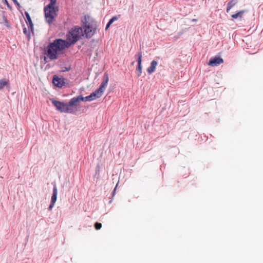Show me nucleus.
<instances>
[{
    "instance_id": "obj_1",
    "label": "nucleus",
    "mask_w": 263,
    "mask_h": 263,
    "mask_svg": "<svg viewBox=\"0 0 263 263\" xmlns=\"http://www.w3.org/2000/svg\"><path fill=\"white\" fill-rule=\"evenodd\" d=\"M82 36H84L82 27L75 26L67 33L66 40L56 39L52 42L49 43L45 49V54L50 60H57L59 58V52L74 45Z\"/></svg>"
},
{
    "instance_id": "obj_2",
    "label": "nucleus",
    "mask_w": 263,
    "mask_h": 263,
    "mask_svg": "<svg viewBox=\"0 0 263 263\" xmlns=\"http://www.w3.org/2000/svg\"><path fill=\"white\" fill-rule=\"evenodd\" d=\"M82 27V33H84L86 38L89 39L95 33L97 29L96 22L91 19V21H87L86 16L81 21V26Z\"/></svg>"
},
{
    "instance_id": "obj_3",
    "label": "nucleus",
    "mask_w": 263,
    "mask_h": 263,
    "mask_svg": "<svg viewBox=\"0 0 263 263\" xmlns=\"http://www.w3.org/2000/svg\"><path fill=\"white\" fill-rule=\"evenodd\" d=\"M52 104L61 112L74 114L77 111V106H73L70 100L68 103H65L55 100H51Z\"/></svg>"
},
{
    "instance_id": "obj_4",
    "label": "nucleus",
    "mask_w": 263,
    "mask_h": 263,
    "mask_svg": "<svg viewBox=\"0 0 263 263\" xmlns=\"http://www.w3.org/2000/svg\"><path fill=\"white\" fill-rule=\"evenodd\" d=\"M44 10L46 22L49 24H51L54 20V15L56 13L54 5L48 4L44 8Z\"/></svg>"
},
{
    "instance_id": "obj_5",
    "label": "nucleus",
    "mask_w": 263,
    "mask_h": 263,
    "mask_svg": "<svg viewBox=\"0 0 263 263\" xmlns=\"http://www.w3.org/2000/svg\"><path fill=\"white\" fill-rule=\"evenodd\" d=\"M101 89V88H98L95 91L91 93L90 95L85 97L86 101H91L100 98L103 93Z\"/></svg>"
},
{
    "instance_id": "obj_6",
    "label": "nucleus",
    "mask_w": 263,
    "mask_h": 263,
    "mask_svg": "<svg viewBox=\"0 0 263 263\" xmlns=\"http://www.w3.org/2000/svg\"><path fill=\"white\" fill-rule=\"evenodd\" d=\"M52 82L54 85L59 87L62 88L65 85V79L63 78H59L56 76H54L52 79Z\"/></svg>"
},
{
    "instance_id": "obj_7",
    "label": "nucleus",
    "mask_w": 263,
    "mask_h": 263,
    "mask_svg": "<svg viewBox=\"0 0 263 263\" xmlns=\"http://www.w3.org/2000/svg\"><path fill=\"white\" fill-rule=\"evenodd\" d=\"M223 63V60L219 57H215L210 59L208 65L211 66H217Z\"/></svg>"
},
{
    "instance_id": "obj_8",
    "label": "nucleus",
    "mask_w": 263,
    "mask_h": 263,
    "mask_svg": "<svg viewBox=\"0 0 263 263\" xmlns=\"http://www.w3.org/2000/svg\"><path fill=\"white\" fill-rule=\"evenodd\" d=\"M57 195H58L57 187L55 185H54L53 187V194L51 197V203L48 208V209L49 210H51L52 208L53 207L54 203H55V202L57 201Z\"/></svg>"
},
{
    "instance_id": "obj_9",
    "label": "nucleus",
    "mask_w": 263,
    "mask_h": 263,
    "mask_svg": "<svg viewBox=\"0 0 263 263\" xmlns=\"http://www.w3.org/2000/svg\"><path fill=\"white\" fill-rule=\"evenodd\" d=\"M108 80L109 78L108 77V74L105 73L103 77V81L100 87L98 88H101V91H102L103 92L104 91L105 88L107 86Z\"/></svg>"
},
{
    "instance_id": "obj_10",
    "label": "nucleus",
    "mask_w": 263,
    "mask_h": 263,
    "mask_svg": "<svg viewBox=\"0 0 263 263\" xmlns=\"http://www.w3.org/2000/svg\"><path fill=\"white\" fill-rule=\"evenodd\" d=\"M157 64L158 63L155 60H153L151 62L150 66L147 69V71L148 74H151L155 71Z\"/></svg>"
},
{
    "instance_id": "obj_11",
    "label": "nucleus",
    "mask_w": 263,
    "mask_h": 263,
    "mask_svg": "<svg viewBox=\"0 0 263 263\" xmlns=\"http://www.w3.org/2000/svg\"><path fill=\"white\" fill-rule=\"evenodd\" d=\"M71 104H73V106H76V103L80 101H86L85 97H83L82 95H80L77 97H73L70 99Z\"/></svg>"
},
{
    "instance_id": "obj_12",
    "label": "nucleus",
    "mask_w": 263,
    "mask_h": 263,
    "mask_svg": "<svg viewBox=\"0 0 263 263\" xmlns=\"http://www.w3.org/2000/svg\"><path fill=\"white\" fill-rule=\"evenodd\" d=\"M25 15L26 17V22L28 25V28H29V29H30V30L32 31L33 24L31 21V18L30 16V15H29V13L27 12H25Z\"/></svg>"
},
{
    "instance_id": "obj_13",
    "label": "nucleus",
    "mask_w": 263,
    "mask_h": 263,
    "mask_svg": "<svg viewBox=\"0 0 263 263\" xmlns=\"http://www.w3.org/2000/svg\"><path fill=\"white\" fill-rule=\"evenodd\" d=\"M237 0H231L227 6V12H229L231 9L237 3Z\"/></svg>"
},
{
    "instance_id": "obj_14",
    "label": "nucleus",
    "mask_w": 263,
    "mask_h": 263,
    "mask_svg": "<svg viewBox=\"0 0 263 263\" xmlns=\"http://www.w3.org/2000/svg\"><path fill=\"white\" fill-rule=\"evenodd\" d=\"M118 18L119 17L115 15V16H114L113 17H112L110 20L109 21H108V22L107 23L106 25V27H105V30H107L109 27H110V26L116 21L118 20Z\"/></svg>"
},
{
    "instance_id": "obj_15",
    "label": "nucleus",
    "mask_w": 263,
    "mask_h": 263,
    "mask_svg": "<svg viewBox=\"0 0 263 263\" xmlns=\"http://www.w3.org/2000/svg\"><path fill=\"white\" fill-rule=\"evenodd\" d=\"M244 12H245V10H241L235 14L232 15L231 16L233 18H235V19H236L238 17L241 18L242 17V15L244 13Z\"/></svg>"
},
{
    "instance_id": "obj_16",
    "label": "nucleus",
    "mask_w": 263,
    "mask_h": 263,
    "mask_svg": "<svg viewBox=\"0 0 263 263\" xmlns=\"http://www.w3.org/2000/svg\"><path fill=\"white\" fill-rule=\"evenodd\" d=\"M9 84V81L6 79L0 80V90L3 89L5 86Z\"/></svg>"
},
{
    "instance_id": "obj_17",
    "label": "nucleus",
    "mask_w": 263,
    "mask_h": 263,
    "mask_svg": "<svg viewBox=\"0 0 263 263\" xmlns=\"http://www.w3.org/2000/svg\"><path fill=\"white\" fill-rule=\"evenodd\" d=\"M136 56L137 57V61L138 63V64H142V52H139L137 54H136Z\"/></svg>"
},
{
    "instance_id": "obj_18",
    "label": "nucleus",
    "mask_w": 263,
    "mask_h": 263,
    "mask_svg": "<svg viewBox=\"0 0 263 263\" xmlns=\"http://www.w3.org/2000/svg\"><path fill=\"white\" fill-rule=\"evenodd\" d=\"M142 64H138L136 68V71H137V77H139L141 76L142 73Z\"/></svg>"
},
{
    "instance_id": "obj_19",
    "label": "nucleus",
    "mask_w": 263,
    "mask_h": 263,
    "mask_svg": "<svg viewBox=\"0 0 263 263\" xmlns=\"http://www.w3.org/2000/svg\"><path fill=\"white\" fill-rule=\"evenodd\" d=\"M3 20L4 22L5 25L7 26L8 28H10L11 27L9 25V23L7 19V17L5 16H3Z\"/></svg>"
},
{
    "instance_id": "obj_20",
    "label": "nucleus",
    "mask_w": 263,
    "mask_h": 263,
    "mask_svg": "<svg viewBox=\"0 0 263 263\" xmlns=\"http://www.w3.org/2000/svg\"><path fill=\"white\" fill-rule=\"evenodd\" d=\"M30 29L28 28V30H27L26 28L24 27L23 28L24 33L27 36H30V30H29Z\"/></svg>"
},
{
    "instance_id": "obj_21",
    "label": "nucleus",
    "mask_w": 263,
    "mask_h": 263,
    "mask_svg": "<svg viewBox=\"0 0 263 263\" xmlns=\"http://www.w3.org/2000/svg\"><path fill=\"white\" fill-rule=\"evenodd\" d=\"M70 69H71L70 66L63 67L62 68L61 71L62 72H67V71H69L70 70Z\"/></svg>"
},
{
    "instance_id": "obj_22",
    "label": "nucleus",
    "mask_w": 263,
    "mask_h": 263,
    "mask_svg": "<svg viewBox=\"0 0 263 263\" xmlns=\"http://www.w3.org/2000/svg\"><path fill=\"white\" fill-rule=\"evenodd\" d=\"M57 0H50V3L51 5H54L56 3Z\"/></svg>"
},
{
    "instance_id": "obj_23",
    "label": "nucleus",
    "mask_w": 263,
    "mask_h": 263,
    "mask_svg": "<svg viewBox=\"0 0 263 263\" xmlns=\"http://www.w3.org/2000/svg\"><path fill=\"white\" fill-rule=\"evenodd\" d=\"M95 227L96 228V230H99V222H96L95 224Z\"/></svg>"
},
{
    "instance_id": "obj_24",
    "label": "nucleus",
    "mask_w": 263,
    "mask_h": 263,
    "mask_svg": "<svg viewBox=\"0 0 263 263\" xmlns=\"http://www.w3.org/2000/svg\"><path fill=\"white\" fill-rule=\"evenodd\" d=\"M12 1L13 2L15 5L18 7L20 6V4L18 3L17 0H12Z\"/></svg>"
},
{
    "instance_id": "obj_25",
    "label": "nucleus",
    "mask_w": 263,
    "mask_h": 263,
    "mask_svg": "<svg viewBox=\"0 0 263 263\" xmlns=\"http://www.w3.org/2000/svg\"><path fill=\"white\" fill-rule=\"evenodd\" d=\"M3 2L5 3L7 6L8 7H9L10 5H9V4L8 3L7 0H3Z\"/></svg>"
},
{
    "instance_id": "obj_26",
    "label": "nucleus",
    "mask_w": 263,
    "mask_h": 263,
    "mask_svg": "<svg viewBox=\"0 0 263 263\" xmlns=\"http://www.w3.org/2000/svg\"><path fill=\"white\" fill-rule=\"evenodd\" d=\"M44 61L45 63L48 62V61L47 60V58L46 57H44Z\"/></svg>"
}]
</instances>
